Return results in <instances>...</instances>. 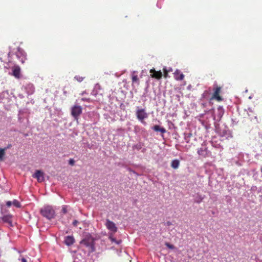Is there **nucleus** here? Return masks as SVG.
Instances as JSON below:
<instances>
[{
  "mask_svg": "<svg viewBox=\"0 0 262 262\" xmlns=\"http://www.w3.org/2000/svg\"><path fill=\"white\" fill-rule=\"evenodd\" d=\"M261 172H262V167H261Z\"/></svg>",
  "mask_w": 262,
  "mask_h": 262,
  "instance_id": "33",
  "label": "nucleus"
},
{
  "mask_svg": "<svg viewBox=\"0 0 262 262\" xmlns=\"http://www.w3.org/2000/svg\"><path fill=\"white\" fill-rule=\"evenodd\" d=\"M198 152L199 155H201V151H200V150H198Z\"/></svg>",
  "mask_w": 262,
  "mask_h": 262,
  "instance_id": "30",
  "label": "nucleus"
},
{
  "mask_svg": "<svg viewBox=\"0 0 262 262\" xmlns=\"http://www.w3.org/2000/svg\"><path fill=\"white\" fill-rule=\"evenodd\" d=\"M12 73L11 75L16 79H19L21 76L20 68L17 65H15L12 68Z\"/></svg>",
  "mask_w": 262,
  "mask_h": 262,
  "instance_id": "8",
  "label": "nucleus"
},
{
  "mask_svg": "<svg viewBox=\"0 0 262 262\" xmlns=\"http://www.w3.org/2000/svg\"><path fill=\"white\" fill-rule=\"evenodd\" d=\"M149 72L151 74L150 75L151 77L156 78L158 80L161 79L163 74L161 71H157L155 69H152L149 71Z\"/></svg>",
  "mask_w": 262,
  "mask_h": 262,
  "instance_id": "9",
  "label": "nucleus"
},
{
  "mask_svg": "<svg viewBox=\"0 0 262 262\" xmlns=\"http://www.w3.org/2000/svg\"><path fill=\"white\" fill-rule=\"evenodd\" d=\"M110 239L112 241H113V242H115V238H113L112 236V235H111L110 236Z\"/></svg>",
  "mask_w": 262,
  "mask_h": 262,
  "instance_id": "28",
  "label": "nucleus"
},
{
  "mask_svg": "<svg viewBox=\"0 0 262 262\" xmlns=\"http://www.w3.org/2000/svg\"><path fill=\"white\" fill-rule=\"evenodd\" d=\"M62 212L64 213V214H66L67 213V208L65 206H63L62 208Z\"/></svg>",
  "mask_w": 262,
  "mask_h": 262,
  "instance_id": "23",
  "label": "nucleus"
},
{
  "mask_svg": "<svg viewBox=\"0 0 262 262\" xmlns=\"http://www.w3.org/2000/svg\"><path fill=\"white\" fill-rule=\"evenodd\" d=\"M133 147L137 150H140L142 148V145L140 144H137L135 145Z\"/></svg>",
  "mask_w": 262,
  "mask_h": 262,
  "instance_id": "21",
  "label": "nucleus"
},
{
  "mask_svg": "<svg viewBox=\"0 0 262 262\" xmlns=\"http://www.w3.org/2000/svg\"><path fill=\"white\" fill-rule=\"evenodd\" d=\"M213 93L212 96V99H215L217 101H221L223 98L220 96V93L221 92V87L217 86L216 84L213 85Z\"/></svg>",
  "mask_w": 262,
  "mask_h": 262,
  "instance_id": "5",
  "label": "nucleus"
},
{
  "mask_svg": "<svg viewBox=\"0 0 262 262\" xmlns=\"http://www.w3.org/2000/svg\"><path fill=\"white\" fill-rule=\"evenodd\" d=\"M105 226L106 228L113 233H115L117 231V227L116 224L109 219H106Z\"/></svg>",
  "mask_w": 262,
  "mask_h": 262,
  "instance_id": "7",
  "label": "nucleus"
},
{
  "mask_svg": "<svg viewBox=\"0 0 262 262\" xmlns=\"http://www.w3.org/2000/svg\"><path fill=\"white\" fill-rule=\"evenodd\" d=\"M9 146H11V145H9V146H8V147H6L7 149L9 147Z\"/></svg>",
  "mask_w": 262,
  "mask_h": 262,
  "instance_id": "31",
  "label": "nucleus"
},
{
  "mask_svg": "<svg viewBox=\"0 0 262 262\" xmlns=\"http://www.w3.org/2000/svg\"><path fill=\"white\" fill-rule=\"evenodd\" d=\"M165 245L169 249H174V246L173 245L169 244V243H165Z\"/></svg>",
  "mask_w": 262,
  "mask_h": 262,
  "instance_id": "19",
  "label": "nucleus"
},
{
  "mask_svg": "<svg viewBox=\"0 0 262 262\" xmlns=\"http://www.w3.org/2000/svg\"><path fill=\"white\" fill-rule=\"evenodd\" d=\"M69 164L72 166L74 165L75 164V161L73 159H70L69 161Z\"/></svg>",
  "mask_w": 262,
  "mask_h": 262,
  "instance_id": "22",
  "label": "nucleus"
},
{
  "mask_svg": "<svg viewBox=\"0 0 262 262\" xmlns=\"http://www.w3.org/2000/svg\"><path fill=\"white\" fill-rule=\"evenodd\" d=\"M40 214L49 220L55 217V212L53 208L50 206H44L40 210Z\"/></svg>",
  "mask_w": 262,
  "mask_h": 262,
  "instance_id": "2",
  "label": "nucleus"
},
{
  "mask_svg": "<svg viewBox=\"0 0 262 262\" xmlns=\"http://www.w3.org/2000/svg\"><path fill=\"white\" fill-rule=\"evenodd\" d=\"M132 80L133 83H137L139 84V79L138 77V75H137L136 71H133L132 73Z\"/></svg>",
  "mask_w": 262,
  "mask_h": 262,
  "instance_id": "14",
  "label": "nucleus"
},
{
  "mask_svg": "<svg viewBox=\"0 0 262 262\" xmlns=\"http://www.w3.org/2000/svg\"><path fill=\"white\" fill-rule=\"evenodd\" d=\"M78 222L77 221V220H74L73 222V226H76L77 224H78Z\"/></svg>",
  "mask_w": 262,
  "mask_h": 262,
  "instance_id": "25",
  "label": "nucleus"
},
{
  "mask_svg": "<svg viewBox=\"0 0 262 262\" xmlns=\"http://www.w3.org/2000/svg\"><path fill=\"white\" fill-rule=\"evenodd\" d=\"M203 199V198H201V196H200L199 199H198V200H196V202L197 203H200V202H201L202 201Z\"/></svg>",
  "mask_w": 262,
  "mask_h": 262,
  "instance_id": "26",
  "label": "nucleus"
},
{
  "mask_svg": "<svg viewBox=\"0 0 262 262\" xmlns=\"http://www.w3.org/2000/svg\"><path fill=\"white\" fill-rule=\"evenodd\" d=\"M33 177L37 179L38 182H42L45 180L43 173L40 170H36L35 172L33 175Z\"/></svg>",
  "mask_w": 262,
  "mask_h": 262,
  "instance_id": "10",
  "label": "nucleus"
},
{
  "mask_svg": "<svg viewBox=\"0 0 262 262\" xmlns=\"http://www.w3.org/2000/svg\"><path fill=\"white\" fill-rule=\"evenodd\" d=\"M12 204L17 208H20L21 207L20 203L16 200H14L13 201Z\"/></svg>",
  "mask_w": 262,
  "mask_h": 262,
  "instance_id": "17",
  "label": "nucleus"
},
{
  "mask_svg": "<svg viewBox=\"0 0 262 262\" xmlns=\"http://www.w3.org/2000/svg\"><path fill=\"white\" fill-rule=\"evenodd\" d=\"M80 243L88 248L90 252H93L95 251L94 239L90 234H86Z\"/></svg>",
  "mask_w": 262,
  "mask_h": 262,
  "instance_id": "1",
  "label": "nucleus"
},
{
  "mask_svg": "<svg viewBox=\"0 0 262 262\" xmlns=\"http://www.w3.org/2000/svg\"><path fill=\"white\" fill-rule=\"evenodd\" d=\"M74 241L73 236H67L65 237L64 243L68 246H71L74 244Z\"/></svg>",
  "mask_w": 262,
  "mask_h": 262,
  "instance_id": "12",
  "label": "nucleus"
},
{
  "mask_svg": "<svg viewBox=\"0 0 262 262\" xmlns=\"http://www.w3.org/2000/svg\"><path fill=\"white\" fill-rule=\"evenodd\" d=\"M152 129L155 132H160L162 134H164V133H165L166 132V130L165 129V128H164L163 127H161V126H160L159 125H154L152 127Z\"/></svg>",
  "mask_w": 262,
  "mask_h": 262,
  "instance_id": "13",
  "label": "nucleus"
},
{
  "mask_svg": "<svg viewBox=\"0 0 262 262\" xmlns=\"http://www.w3.org/2000/svg\"><path fill=\"white\" fill-rule=\"evenodd\" d=\"M21 262H27V260L26 258L23 257L21 258Z\"/></svg>",
  "mask_w": 262,
  "mask_h": 262,
  "instance_id": "27",
  "label": "nucleus"
},
{
  "mask_svg": "<svg viewBox=\"0 0 262 262\" xmlns=\"http://www.w3.org/2000/svg\"><path fill=\"white\" fill-rule=\"evenodd\" d=\"M174 77L177 80H182L184 78V75L181 73L179 70H177L174 73Z\"/></svg>",
  "mask_w": 262,
  "mask_h": 262,
  "instance_id": "11",
  "label": "nucleus"
},
{
  "mask_svg": "<svg viewBox=\"0 0 262 262\" xmlns=\"http://www.w3.org/2000/svg\"><path fill=\"white\" fill-rule=\"evenodd\" d=\"M7 148H0V161H2L4 160V157L5 155V151Z\"/></svg>",
  "mask_w": 262,
  "mask_h": 262,
  "instance_id": "16",
  "label": "nucleus"
},
{
  "mask_svg": "<svg viewBox=\"0 0 262 262\" xmlns=\"http://www.w3.org/2000/svg\"><path fill=\"white\" fill-rule=\"evenodd\" d=\"M198 152L199 155H201V151H200V150H198Z\"/></svg>",
  "mask_w": 262,
  "mask_h": 262,
  "instance_id": "29",
  "label": "nucleus"
},
{
  "mask_svg": "<svg viewBox=\"0 0 262 262\" xmlns=\"http://www.w3.org/2000/svg\"><path fill=\"white\" fill-rule=\"evenodd\" d=\"M12 204V203L11 201H8L6 203V205L7 207H10L11 206Z\"/></svg>",
  "mask_w": 262,
  "mask_h": 262,
  "instance_id": "24",
  "label": "nucleus"
},
{
  "mask_svg": "<svg viewBox=\"0 0 262 262\" xmlns=\"http://www.w3.org/2000/svg\"><path fill=\"white\" fill-rule=\"evenodd\" d=\"M82 108L80 105H74L71 108V115L74 117L75 120H78L79 116L82 114Z\"/></svg>",
  "mask_w": 262,
  "mask_h": 262,
  "instance_id": "4",
  "label": "nucleus"
},
{
  "mask_svg": "<svg viewBox=\"0 0 262 262\" xmlns=\"http://www.w3.org/2000/svg\"><path fill=\"white\" fill-rule=\"evenodd\" d=\"M9 146H11V145H9V146H8V147H6L7 149L9 147Z\"/></svg>",
  "mask_w": 262,
  "mask_h": 262,
  "instance_id": "32",
  "label": "nucleus"
},
{
  "mask_svg": "<svg viewBox=\"0 0 262 262\" xmlns=\"http://www.w3.org/2000/svg\"><path fill=\"white\" fill-rule=\"evenodd\" d=\"M136 115L138 120L143 125H146V122L145 119L148 118V114L145 108H137L136 112Z\"/></svg>",
  "mask_w": 262,
  "mask_h": 262,
  "instance_id": "3",
  "label": "nucleus"
},
{
  "mask_svg": "<svg viewBox=\"0 0 262 262\" xmlns=\"http://www.w3.org/2000/svg\"><path fill=\"white\" fill-rule=\"evenodd\" d=\"M16 56L19 60L21 63H24L27 59L26 53L20 47L17 48V51L15 53Z\"/></svg>",
  "mask_w": 262,
  "mask_h": 262,
  "instance_id": "6",
  "label": "nucleus"
},
{
  "mask_svg": "<svg viewBox=\"0 0 262 262\" xmlns=\"http://www.w3.org/2000/svg\"><path fill=\"white\" fill-rule=\"evenodd\" d=\"M163 72H164L163 76L165 78H166L168 76V73L170 72V70H167L166 68H164Z\"/></svg>",
  "mask_w": 262,
  "mask_h": 262,
  "instance_id": "18",
  "label": "nucleus"
},
{
  "mask_svg": "<svg viewBox=\"0 0 262 262\" xmlns=\"http://www.w3.org/2000/svg\"><path fill=\"white\" fill-rule=\"evenodd\" d=\"M180 165V161L178 160H173L171 163V166L173 169H177Z\"/></svg>",
  "mask_w": 262,
  "mask_h": 262,
  "instance_id": "15",
  "label": "nucleus"
},
{
  "mask_svg": "<svg viewBox=\"0 0 262 262\" xmlns=\"http://www.w3.org/2000/svg\"><path fill=\"white\" fill-rule=\"evenodd\" d=\"M74 78L78 82H81L84 79V77L79 76H76Z\"/></svg>",
  "mask_w": 262,
  "mask_h": 262,
  "instance_id": "20",
  "label": "nucleus"
}]
</instances>
